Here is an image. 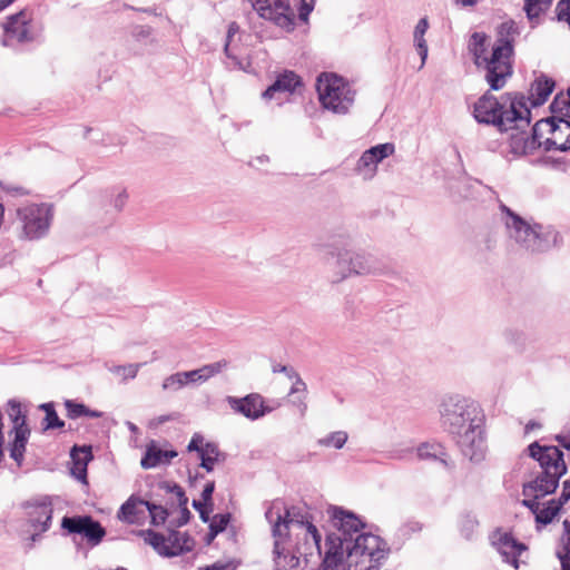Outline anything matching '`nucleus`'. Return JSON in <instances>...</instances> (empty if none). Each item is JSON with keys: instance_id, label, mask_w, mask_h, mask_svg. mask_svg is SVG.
<instances>
[{"instance_id": "nucleus-45", "label": "nucleus", "mask_w": 570, "mask_h": 570, "mask_svg": "<svg viewBox=\"0 0 570 570\" xmlns=\"http://www.w3.org/2000/svg\"><path fill=\"white\" fill-rule=\"evenodd\" d=\"M141 500H135L134 498L128 499L121 507L118 512V518L125 520L127 522L132 523L134 518L137 515V504H140Z\"/></svg>"}, {"instance_id": "nucleus-54", "label": "nucleus", "mask_w": 570, "mask_h": 570, "mask_svg": "<svg viewBox=\"0 0 570 570\" xmlns=\"http://www.w3.org/2000/svg\"><path fill=\"white\" fill-rule=\"evenodd\" d=\"M180 509V517L177 521H170V524L180 528L189 522L191 513L187 508V504L178 505Z\"/></svg>"}, {"instance_id": "nucleus-10", "label": "nucleus", "mask_w": 570, "mask_h": 570, "mask_svg": "<svg viewBox=\"0 0 570 570\" xmlns=\"http://www.w3.org/2000/svg\"><path fill=\"white\" fill-rule=\"evenodd\" d=\"M530 458L539 463L540 472L562 478L568 472L564 454L559 446L541 445L538 441L528 445Z\"/></svg>"}, {"instance_id": "nucleus-47", "label": "nucleus", "mask_w": 570, "mask_h": 570, "mask_svg": "<svg viewBox=\"0 0 570 570\" xmlns=\"http://www.w3.org/2000/svg\"><path fill=\"white\" fill-rule=\"evenodd\" d=\"M368 151H373V158L376 164L381 163L384 158L389 157L394 153V145L391 142L380 144L371 147Z\"/></svg>"}, {"instance_id": "nucleus-57", "label": "nucleus", "mask_w": 570, "mask_h": 570, "mask_svg": "<svg viewBox=\"0 0 570 570\" xmlns=\"http://www.w3.org/2000/svg\"><path fill=\"white\" fill-rule=\"evenodd\" d=\"M167 489L177 497L178 505H184L188 503V498L186 497L185 491L180 485L173 484L168 485Z\"/></svg>"}, {"instance_id": "nucleus-41", "label": "nucleus", "mask_w": 570, "mask_h": 570, "mask_svg": "<svg viewBox=\"0 0 570 570\" xmlns=\"http://www.w3.org/2000/svg\"><path fill=\"white\" fill-rule=\"evenodd\" d=\"M82 460L81 462H75L71 468V474L81 481H86L87 478V465L92 460L91 449L81 450Z\"/></svg>"}, {"instance_id": "nucleus-31", "label": "nucleus", "mask_w": 570, "mask_h": 570, "mask_svg": "<svg viewBox=\"0 0 570 570\" xmlns=\"http://www.w3.org/2000/svg\"><path fill=\"white\" fill-rule=\"evenodd\" d=\"M429 28V22L426 18H422L419 20L415 30H414V41L416 43V48L419 55L421 57V67L424 66L425 60L428 58V45L424 39V35Z\"/></svg>"}, {"instance_id": "nucleus-30", "label": "nucleus", "mask_w": 570, "mask_h": 570, "mask_svg": "<svg viewBox=\"0 0 570 570\" xmlns=\"http://www.w3.org/2000/svg\"><path fill=\"white\" fill-rule=\"evenodd\" d=\"M553 0H524V11L528 20L534 27L539 23V18L549 10Z\"/></svg>"}, {"instance_id": "nucleus-20", "label": "nucleus", "mask_w": 570, "mask_h": 570, "mask_svg": "<svg viewBox=\"0 0 570 570\" xmlns=\"http://www.w3.org/2000/svg\"><path fill=\"white\" fill-rule=\"evenodd\" d=\"M556 82L552 78L541 73L534 79L530 89V97H525V102L530 100L531 107L542 106L552 94Z\"/></svg>"}, {"instance_id": "nucleus-53", "label": "nucleus", "mask_w": 570, "mask_h": 570, "mask_svg": "<svg viewBox=\"0 0 570 570\" xmlns=\"http://www.w3.org/2000/svg\"><path fill=\"white\" fill-rule=\"evenodd\" d=\"M315 4V0H302L301 8L298 12V18L302 21H307L309 13L313 11Z\"/></svg>"}, {"instance_id": "nucleus-11", "label": "nucleus", "mask_w": 570, "mask_h": 570, "mask_svg": "<svg viewBox=\"0 0 570 570\" xmlns=\"http://www.w3.org/2000/svg\"><path fill=\"white\" fill-rule=\"evenodd\" d=\"M61 528L68 534H79L91 546H98L106 535L105 528L91 515H65Z\"/></svg>"}, {"instance_id": "nucleus-56", "label": "nucleus", "mask_w": 570, "mask_h": 570, "mask_svg": "<svg viewBox=\"0 0 570 570\" xmlns=\"http://www.w3.org/2000/svg\"><path fill=\"white\" fill-rule=\"evenodd\" d=\"M204 438L200 434H194L191 438L189 444L187 445V450L189 452H197L198 455L204 451V444H203Z\"/></svg>"}, {"instance_id": "nucleus-2", "label": "nucleus", "mask_w": 570, "mask_h": 570, "mask_svg": "<svg viewBox=\"0 0 570 570\" xmlns=\"http://www.w3.org/2000/svg\"><path fill=\"white\" fill-rule=\"evenodd\" d=\"M438 412L441 428L454 438L463 456L475 463L484 460L488 441L480 404L461 394H446L441 397Z\"/></svg>"}, {"instance_id": "nucleus-60", "label": "nucleus", "mask_w": 570, "mask_h": 570, "mask_svg": "<svg viewBox=\"0 0 570 570\" xmlns=\"http://www.w3.org/2000/svg\"><path fill=\"white\" fill-rule=\"evenodd\" d=\"M128 199V194L125 189L120 190L112 200V205L117 210H121Z\"/></svg>"}, {"instance_id": "nucleus-44", "label": "nucleus", "mask_w": 570, "mask_h": 570, "mask_svg": "<svg viewBox=\"0 0 570 570\" xmlns=\"http://www.w3.org/2000/svg\"><path fill=\"white\" fill-rule=\"evenodd\" d=\"M347 433L344 431H336L330 435L318 440V443L323 446H333L335 449H342L347 441Z\"/></svg>"}, {"instance_id": "nucleus-18", "label": "nucleus", "mask_w": 570, "mask_h": 570, "mask_svg": "<svg viewBox=\"0 0 570 570\" xmlns=\"http://www.w3.org/2000/svg\"><path fill=\"white\" fill-rule=\"evenodd\" d=\"M474 118L479 124L499 127V100L485 92L474 105Z\"/></svg>"}, {"instance_id": "nucleus-4", "label": "nucleus", "mask_w": 570, "mask_h": 570, "mask_svg": "<svg viewBox=\"0 0 570 570\" xmlns=\"http://www.w3.org/2000/svg\"><path fill=\"white\" fill-rule=\"evenodd\" d=\"M501 135L508 134L509 153L515 157L532 154L533 142L529 141L527 129L531 122V110L522 94H507L501 101Z\"/></svg>"}, {"instance_id": "nucleus-3", "label": "nucleus", "mask_w": 570, "mask_h": 570, "mask_svg": "<svg viewBox=\"0 0 570 570\" xmlns=\"http://www.w3.org/2000/svg\"><path fill=\"white\" fill-rule=\"evenodd\" d=\"M299 523V532L295 533L296 544L289 550L286 548L288 522H283L277 515V521L272 529L275 570H299L303 562L308 566L321 558L322 537L317 528L314 524H303L302 521Z\"/></svg>"}, {"instance_id": "nucleus-37", "label": "nucleus", "mask_w": 570, "mask_h": 570, "mask_svg": "<svg viewBox=\"0 0 570 570\" xmlns=\"http://www.w3.org/2000/svg\"><path fill=\"white\" fill-rule=\"evenodd\" d=\"M498 234L497 230H490L482 236L480 240L479 249L480 253L484 256V259L488 261L490 256L495 257Z\"/></svg>"}, {"instance_id": "nucleus-58", "label": "nucleus", "mask_w": 570, "mask_h": 570, "mask_svg": "<svg viewBox=\"0 0 570 570\" xmlns=\"http://www.w3.org/2000/svg\"><path fill=\"white\" fill-rule=\"evenodd\" d=\"M293 400L291 401L294 406L297 407L301 416H304L307 411V404H306V395H293Z\"/></svg>"}, {"instance_id": "nucleus-61", "label": "nucleus", "mask_w": 570, "mask_h": 570, "mask_svg": "<svg viewBox=\"0 0 570 570\" xmlns=\"http://www.w3.org/2000/svg\"><path fill=\"white\" fill-rule=\"evenodd\" d=\"M540 499L541 498L525 497V499L522 501V504L535 515L541 504L539 502Z\"/></svg>"}, {"instance_id": "nucleus-46", "label": "nucleus", "mask_w": 570, "mask_h": 570, "mask_svg": "<svg viewBox=\"0 0 570 570\" xmlns=\"http://www.w3.org/2000/svg\"><path fill=\"white\" fill-rule=\"evenodd\" d=\"M185 386L186 381H184L180 372L167 376L161 384L163 390L166 392H177Z\"/></svg>"}, {"instance_id": "nucleus-35", "label": "nucleus", "mask_w": 570, "mask_h": 570, "mask_svg": "<svg viewBox=\"0 0 570 570\" xmlns=\"http://www.w3.org/2000/svg\"><path fill=\"white\" fill-rule=\"evenodd\" d=\"M230 521L229 513H219L215 514L209 524V532L206 535L207 544H210L212 541L218 535V533L223 532Z\"/></svg>"}, {"instance_id": "nucleus-64", "label": "nucleus", "mask_w": 570, "mask_h": 570, "mask_svg": "<svg viewBox=\"0 0 570 570\" xmlns=\"http://www.w3.org/2000/svg\"><path fill=\"white\" fill-rule=\"evenodd\" d=\"M554 440L558 442L559 448H563L567 451H570V434H557L554 435Z\"/></svg>"}, {"instance_id": "nucleus-27", "label": "nucleus", "mask_w": 570, "mask_h": 570, "mask_svg": "<svg viewBox=\"0 0 570 570\" xmlns=\"http://www.w3.org/2000/svg\"><path fill=\"white\" fill-rule=\"evenodd\" d=\"M14 439L10 446V456L17 462L20 466L23 461V454L26 451V445L28 442V438L30 435V429H17L13 430Z\"/></svg>"}, {"instance_id": "nucleus-22", "label": "nucleus", "mask_w": 570, "mask_h": 570, "mask_svg": "<svg viewBox=\"0 0 570 570\" xmlns=\"http://www.w3.org/2000/svg\"><path fill=\"white\" fill-rule=\"evenodd\" d=\"M299 85L301 79L294 71H285L263 92V98L272 99L275 92H294Z\"/></svg>"}, {"instance_id": "nucleus-21", "label": "nucleus", "mask_w": 570, "mask_h": 570, "mask_svg": "<svg viewBox=\"0 0 570 570\" xmlns=\"http://www.w3.org/2000/svg\"><path fill=\"white\" fill-rule=\"evenodd\" d=\"M195 540L187 532L170 530L167 535V551L165 557L171 558L189 552L194 549Z\"/></svg>"}, {"instance_id": "nucleus-1", "label": "nucleus", "mask_w": 570, "mask_h": 570, "mask_svg": "<svg viewBox=\"0 0 570 570\" xmlns=\"http://www.w3.org/2000/svg\"><path fill=\"white\" fill-rule=\"evenodd\" d=\"M333 522L335 530L326 535L321 570H338L344 562L347 570H379L387 554L380 537L364 532V523L341 508L334 509Z\"/></svg>"}, {"instance_id": "nucleus-50", "label": "nucleus", "mask_w": 570, "mask_h": 570, "mask_svg": "<svg viewBox=\"0 0 570 570\" xmlns=\"http://www.w3.org/2000/svg\"><path fill=\"white\" fill-rule=\"evenodd\" d=\"M0 186H1V189L9 196H13V197L27 196L30 194L29 189H27L22 186L11 184V183H1Z\"/></svg>"}, {"instance_id": "nucleus-12", "label": "nucleus", "mask_w": 570, "mask_h": 570, "mask_svg": "<svg viewBox=\"0 0 570 570\" xmlns=\"http://www.w3.org/2000/svg\"><path fill=\"white\" fill-rule=\"evenodd\" d=\"M521 33L518 23L511 19L501 22V88L513 73V41Z\"/></svg>"}, {"instance_id": "nucleus-23", "label": "nucleus", "mask_w": 570, "mask_h": 570, "mask_svg": "<svg viewBox=\"0 0 570 570\" xmlns=\"http://www.w3.org/2000/svg\"><path fill=\"white\" fill-rule=\"evenodd\" d=\"M178 453L174 450L167 451L158 449L156 445H149L142 456L140 464L144 469L156 468L160 463H169Z\"/></svg>"}, {"instance_id": "nucleus-5", "label": "nucleus", "mask_w": 570, "mask_h": 570, "mask_svg": "<svg viewBox=\"0 0 570 570\" xmlns=\"http://www.w3.org/2000/svg\"><path fill=\"white\" fill-rule=\"evenodd\" d=\"M501 222L509 238L530 253H544L560 245L562 238L552 226L529 224L501 203Z\"/></svg>"}, {"instance_id": "nucleus-8", "label": "nucleus", "mask_w": 570, "mask_h": 570, "mask_svg": "<svg viewBox=\"0 0 570 570\" xmlns=\"http://www.w3.org/2000/svg\"><path fill=\"white\" fill-rule=\"evenodd\" d=\"M470 39L469 50L473 55L475 66L487 70L485 78L490 88L499 90V40L491 46V52L488 55L490 38L484 32H474Z\"/></svg>"}, {"instance_id": "nucleus-6", "label": "nucleus", "mask_w": 570, "mask_h": 570, "mask_svg": "<svg viewBox=\"0 0 570 570\" xmlns=\"http://www.w3.org/2000/svg\"><path fill=\"white\" fill-rule=\"evenodd\" d=\"M316 90L322 106L334 114H346L354 102V90L335 73L320 75L316 80Z\"/></svg>"}, {"instance_id": "nucleus-40", "label": "nucleus", "mask_w": 570, "mask_h": 570, "mask_svg": "<svg viewBox=\"0 0 570 570\" xmlns=\"http://www.w3.org/2000/svg\"><path fill=\"white\" fill-rule=\"evenodd\" d=\"M140 504L146 505L147 510L149 511L151 524L161 525L166 522L168 517V511L166 508L149 501H140Z\"/></svg>"}, {"instance_id": "nucleus-14", "label": "nucleus", "mask_w": 570, "mask_h": 570, "mask_svg": "<svg viewBox=\"0 0 570 570\" xmlns=\"http://www.w3.org/2000/svg\"><path fill=\"white\" fill-rule=\"evenodd\" d=\"M30 21L31 19L27 10H20L9 16L3 24L4 37L1 40L2 46H10L9 39H16L20 43L33 41V36L29 29Z\"/></svg>"}, {"instance_id": "nucleus-36", "label": "nucleus", "mask_w": 570, "mask_h": 570, "mask_svg": "<svg viewBox=\"0 0 570 570\" xmlns=\"http://www.w3.org/2000/svg\"><path fill=\"white\" fill-rule=\"evenodd\" d=\"M8 415L13 423V430L29 429L26 414L22 412L21 404L14 400L8 402Z\"/></svg>"}, {"instance_id": "nucleus-9", "label": "nucleus", "mask_w": 570, "mask_h": 570, "mask_svg": "<svg viewBox=\"0 0 570 570\" xmlns=\"http://www.w3.org/2000/svg\"><path fill=\"white\" fill-rule=\"evenodd\" d=\"M375 271L374 259L363 253L341 249L333 265L332 283H340L353 275H366Z\"/></svg>"}, {"instance_id": "nucleus-26", "label": "nucleus", "mask_w": 570, "mask_h": 570, "mask_svg": "<svg viewBox=\"0 0 570 570\" xmlns=\"http://www.w3.org/2000/svg\"><path fill=\"white\" fill-rule=\"evenodd\" d=\"M563 505L564 503L560 497L558 499H551L546 503L540 504L535 514V522L542 525L551 523Z\"/></svg>"}, {"instance_id": "nucleus-17", "label": "nucleus", "mask_w": 570, "mask_h": 570, "mask_svg": "<svg viewBox=\"0 0 570 570\" xmlns=\"http://www.w3.org/2000/svg\"><path fill=\"white\" fill-rule=\"evenodd\" d=\"M561 478L539 472L531 481L523 484L524 497L544 498L552 494L559 487Z\"/></svg>"}, {"instance_id": "nucleus-34", "label": "nucleus", "mask_w": 570, "mask_h": 570, "mask_svg": "<svg viewBox=\"0 0 570 570\" xmlns=\"http://www.w3.org/2000/svg\"><path fill=\"white\" fill-rule=\"evenodd\" d=\"M551 127V117L546 119L538 120L532 127L531 136H529V141L533 142V150H537L540 147H543V136L548 134V128Z\"/></svg>"}, {"instance_id": "nucleus-32", "label": "nucleus", "mask_w": 570, "mask_h": 570, "mask_svg": "<svg viewBox=\"0 0 570 570\" xmlns=\"http://www.w3.org/2000/svg\"><path fill=\"white\" fill-rule=\"evenodd\" d=\"M139 535L142 537L144 541L151 546L158 554L165 557V552L167 551V537L150 529L139 531Z\"/></svg>"}, {"instance_id": "nucleus-51", "label": "nucleus", "mask_w": 570, "mask_h": 570, "mask_svg": "<svg viewBox=\"0 0 570 570\" xmlns=\"http://www.w3.org/2000/svg\"><path fill=\"white\" fill-rule=\"evenodd\" d=\"M294 380V383L289 390V393L288 395L289 396H293V395H307V386H306V383L302 380V377L299 376V374H297L296 376L293 377Z\"/></svg>"}, {"instance_id": "nucleus-38", "label": "nucleus", "mask_w": 570, "mask_h": 570, "mask_svg": "<svg viewBox=\"0 0 570 570\" xmlns=\"http://www.w3.org/2000/svg\"><path fill=\"white\" fill-rule=\"evenodd\" d=\"M373 155H374V153L368 151V149H367L363 153V155L361 156V158L357 161L356 169L361 174H363V176L365 178H372L376 173L377 164L375 163Z\"/></svg>"}, {"instance_id": "nucleus-42", "label": "nucleus", "mask_w": 570, "mask_h": 570, "mask_svg": "<svg viewBox=\"0 0 570 570\" xmlns=\"http://www.w3.org/2000/svg\"><path fill=\"white\" fill-rule=\"evenodd\" d=\"M550 110L554 114L553 117L558 118H570V102L564 97L557 95L551 105Z\"/></svg>"}, {"instance_id": "nucleus-15", "label": "nucleus", "mask_w": 570, "mask_h": 570, "mask_svg": "<svg viewBox=\"0 0 570 570\" xmlns=\"http://www.w3.org/2000/svg\"><path fill=\"white\" fill-rule=\"evenodd\" d=\"M548 137L544 138L543 149L546 151L570 150V120L551 117V127L548 128Z\"/></svg>"}, {"instance_id": "nucleus-16", "label": "nucleus", "mask_w": 570, "mask_h": 570, "mask_svg": "<svg viewBox=\"0 0 570 570\" xmlns=\"http://www.w3.org/2000/svg\"><path fill=\"white\" fill-rule=\"evenodd\" d=\"M501 557L503 561L510 563L514 569H519L521 563H527L529 548L511 533H501Z\"/></svg>"}, {"instance_id": "nucleus-62", "label": "nucleus", "mask_w": 570, "mask_h": 570, "mask_svg": "<svg viewBox=\"0 0 570 570\" xmlns=\"http://www.w3.org/2000/svg\"><path fill=\"white\" fill-rule=\"evenodd\" d=\"M198 570H235V567L232 562H222L217 561L212 566H207L205 568H199Z\"/></svg>"}, {"instance_id": "nucleus-63", "label": "nucleus", "mask_w": 570, "mask_h": 570, "mask_svg": "<svg viewBox=\"0 0 570 570\" xmlns=\"http://www.w3.org/2000/svg\"><path fill=\"white\" fill-rule=\"evenodd\" d=\"M150 35H151V29L149 27H144V26H138L132 31V36L137 40L148 38Z\"/></svg>"}, {"instance_id": "nucleus-19", "label": "nucleus", "mask_w": 570, "mask_h": 570, "mask_svg": "<svg viewBox=\"0 0 570 570\" xmlns=\"http://www.w3.org/2000/svg\"><path fill=\"white\" fill-rule=\"evenodd\" d=\"M277 515L281 517V520L283 522H288V530L291 528H294L297 530L296 532H299V521H302L303 524H313L311 521L304 518V515L299 512L297 508L292 507L291 509H284L283 514L277 504H274L265 513V517L272 524V528L274 527V523L277 521Z\"/></svg>"}, {"instance_id": "nucleus-33", "label": "nucleus", "mask_w": 570, "mask_h": 570, "mask_svg": "<svg viewBox=\"0 0 570 570\" xmlns=\"http://www.w3.org/2000/svg\"><path fill=\"white\" fill-rule=\"evenodd\" d=\"M39 410L46 413V416L42 421V430H53V429H62L65 426V421L60 420L53 403H42L39 405Z\"/></svg>"}, {"instance_id": "nucleus-29", "label": "nucleus", "mask_w": 570, "mask_h": 570, "mask_svg": "<svg viewBox=\"0 0 570 570\" xmlns=\"http://www.w3.org/2000/svg\"><path fill=\"white\" fill-rule=\"evenodd\" d=\"M563 533L560 540V548L557 550V558L560 560L561 570H570V521L562 522Z\"/></svg>"}, {"instance_id": "nucleus-7", "label": "nucleus", "mask_w": 570, "mask_h": 570, "mask_svg": "<svg viewBox=\"0 0 570 570\" xmlns=\"http://www.w3.org/2000/svg\"><path fill=\"white\" fill-rule=\"evenodd\" d=\"M17 222L20 225V237L29 240L45 237L53 219V206L46 203H30L16 209Z\"/></svg>"}, {"instance_id": "nucleus-25", "label": "nucleus", "mask_w": 570, "mask_h": 570, "mask_svg": "<svg viewBox=\"0 0 570 570\" xmlns=\"http://www.w3.org/2000/svg\"><path fill=\"white\" fill-rule=\"evenodd\" d=\"M52 512L51 503L36 504L33 510L29 512V522L35 529L40 527V532H46L50 528Z\"/></svg>"}, {"instance_id": "nucleus-24", "label": "nucleus", "mask_w": 570, "mask_h": 570, "mask_svg": "<svg viewBox=\"0 0 570 570\" xmlns=\"http://www.w3.org/2000/svg\"><path fill=\"white\" fill-rule=\"evenodd\" d=\"M417 456L421 460L439 461L445 468H451V463L448 460V453L442 444L433 442H425L417 446Z\"/></svg>"}, {"instance_id": "nucleus-52", "label": "nucleus", "mask_w": 570, "mask_h": 570, "mask_svg": "<svg viewBox=\"0 0 570 570\" xmlns=\"http://www.w3.org/2000/svg\"><path fill=\"white\" fill-rule=\"evenodd\" d=\"M239 31V27L236 22H230L228 24V30H227V37H226V43H225V47H224V51H225V55L228 57V58H232L234 59L235 57L232 55L230 52V49H229V43H230V40Z\"/></svg>"}, {"instance_id": "nucleus-28", "label": "nucleus", "mask_w": 570, "mask_h": 570, "mask_svg": "<svg viewBox=\"0 0 570 570\" xmlns=\"http://www.w3.org/2000/svg\"><path fill=\"white\" fill-rule=\"evenodd\" d=\"M199 459L200 466L207 472H212L215 463L223 461L225 455L220 452L216 443L207 442L204 444V451L199 454Z\"/></svg>"}, {"instance_id": "nucleus-48", "label": "nucleus", "mask_w": 570, "mask_h": 570, "mask_svg": "<svg viewBox=\"0 0 570 570\" xmlns=\"http://www.w3.org/2000/svg\"><path fill=\"white\" fill-rule=\"evenodd\" d=\"M63 404L67 410V416L71 420L83 416V413H86V405L82 403H77L72 400H66Z\"/></svg>"}, {"instance_id": "nucleus-39", "label": "nucleus", "mask_w": 570, "mask_h": 570, "mask_svg": "<svg viewBox=\"0 0 570 570\" xmlns=\"http://www.w3.org/2000/svg\"><path fill=\"white\" fill-rule=\"evenodd\" d=\"M227 367H228V361L225 358L202 366L200 368H198L200 377H202V383L206 382L210 377L222 373Z\"/></svg>"}, {"instance_id": "nucleus-43", "label": "nucleus", "mask_w": 570, "mask_h": 570, "mask_svg": "<svg viewBox=\"0 0 570 570\" xmlns=\"http://www.w3.org/2000/svg\"><path fill=\"white\" fill-rule=\"evenodd\" d=\"M142 364L106 365L110 373L121 376L122 381L135 379Z\"/></svg>"}, {"instance_id": "nucleus-49", "label": "nucleus", "mask_w": 570, "mask_h": 570, "mask_svg": "<svg viewBox=\"0 0 570 570\" xmlns=\"http://www.w3.org/2000/svg\"><path fill=\"white\" fill-rule=\"evenodd\" d=\"M476 525H478V521L470 513H466L461 517L460 531L466 539H469L471 537V533L473 532V530L475 529Z\"/></svg>"}, {"instance_id": "nucleus-59", "label": "nucleus", "mask_w": 570, "mask_h": 570, "mask_svg": "<svg viewBox=\"0 0 570 570\" xmlns=\"http://www.w3.org/2000/svg\"><path fill=\"white\" fill-rule=\"evenodd\" d=\"M180 374H181L184 381H186V385L197 383V382L202 383V377H200L198 368L191 370V371H186V372H180Z\"/></svg>"}, {"instance_id": "nucleus-13", "label": "nucleus", "mask_w": 570, "mask_h": 570, "mask_svg": "<svg viewBox=\"0 0 570 570\" xmlns=\"http://www.w3.org/2000/svg\"><path fill=\"white\" fill-rule=\"evenodd\" d=\"M226 401L233 411L252 421L263 417L279 405L277 403L275 406H269L258 393H250L244 397L227 396Z\"/></svg>"}, {"instance_id": "nucleus-55", "label": "nucleus", "mask_w": 570, "mask_h": 570, "mask_svg": "<svg viewBox=\"0 0 570 570\" xmlns=\"http://www.w3.org/2000/svg\"><path fill=\"white\" fill-rule=\"evenodd\" d=\"M215 491V482L209 481L205 484L203 492H202V500L205 502V504H208V507H213V493Z\"/></svg>"}]
</instances>
